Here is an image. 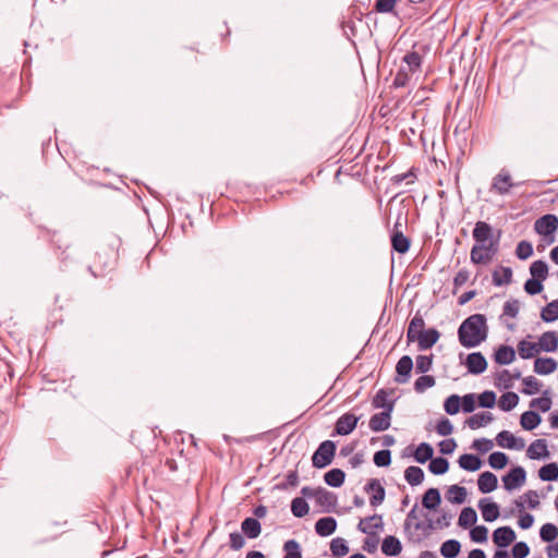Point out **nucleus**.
<instances>
[{"label":"nucleus","mask_w":558,"mask_h":558,"mask_svg":"<svg viewBox=\"0 0 558 558\" xmlns=\"http://www.w3.org/2000/svg\"><path fill=\"white\" fill-rule=\"evenodd\" d=\"M557 229L558 218L553 214H546L542 216L534 223L535 232L545 236L548 244H551L555 241L554 233L557 231Z\"/></svg>","instance_id":"4"},{"label":"nucleus","mask_w":558,"mask_h":558,"mask_svg":"<svg viewBox=\"0 0 558 558\" xmlns=\"http://www.w3.org/2000/svg\"><path fill=\"white\" fill-rule=\"evenodd\" d=\"M461 398L458 395L449 396L444 403V409L449 415H454L460 411Z\"/></svg>","instance_id":"56"},{"label":"nucleus","mask_w":558,"mask_h":558,"mask_svg":"<svg viewBox=\"0 0 558 558\" xmlns=\"http://www.w3.org/2000/svg\"><path fill=\"white\" fill-rule=\"evenodd\" d=\"M425 330V320L423 315L417 311L409 323L407 330L408 343H413L414 338L421 335Z\"/></svg>","instance_id":"17"},{"label":"nucleus","mask_w":558,"mask_h":558,"mask_svg":"<svg viewBox=\"0 0 558 558\" xmlns=\"http://www.w3.org/2000/svg\"><path fill=\"white\" fill-rule=\"evenodd\" d=\"M447 498L452 504L461 505L465 501L466 489L459 485H451L448 488Z\"/></svg>","instance_id":"42"},{"label":"nucleus","mask_w":558,"mask_h":558,"mask_svg":"<svg viewBox=\"0 0 558 558\" xmlns=\"http://www.w3.org/2000/svg\"><path fill=\"white\" fill-rule=\"evenodd\" d=\"M357 530L366 535L377 534L379 531L384 530L383 515L375 513L361 519L357 524Z\"/></svg>","instance_id":"9"},{"label":"nucleus","mask_w":558,"mask_h":558,"mask_svg":"<svg viewBox=\"0 0 558 558\" xmlns=\"http://www.w3.org/2000/svg\"><path fill=\"white\" fill-rule=\"evenodd\" d=\"M542 541L550 543L558 537V527L553 523H545L539 531Z\"/></svg>","instance_id":"51"},{"label":"nucleus","mask_w":558,"mask_h":558,"mask_svg":"<svg viewBox=\"0 0 558 558\" xmlns=\"http://www.w3.org/2000/svg\"><path fill=\"white\" fill-rule=\"evenodd\" d=\"M120 239L112 236L99 243L93 263L88 269L94 277H104L114 269L118 263V248Z\"/></svg>","instance_id":"2"},{"label":"nucleus","mask_w":558,"mask_h":558,"mask_svg":"<svg viewBox=\"0 0 558 558\" xmlns=\"http://www.w3.org/2000/svg\"><path fill=\"white\" fill-rule=\"evenodd\" d=\"M336 444L332 440L323 441L312 456V464L316 469L328 466L336 454Z\"/></svg>","instance_id":"3"},{"label":"nucleus","mask_w":558,"mask_h":558,"mask_svg":"<svg viewBox=\"0 0 558 558\" xmlns=\"http://www.w3.org/2000/svg\"><path fill=\"white\" fill-rule=\"evenodd\" d=\"M523 385L524 388L522 389V392L524 395H534L539 391L541 389V383L539 380L534 376H527L523 378Z\"/></svg>","instance_id":"55"},{"label":"nucleus","mask_w":558,"mask_h":558,"mask_svg":"<svg viewBox=\"0 0 558 558\" xmlns=\"http://www.w3.org/2000/svg\"><path fill=\"white\" fill-rule=\"evenodd\" d=\"M436 384L435 377L432 375H423L414 383V390L417 393H423L427 388L434 387Z\"/></svg>","instance_id":"52"},{"label":"nucleus","mask_w":558,"mask_h":558,"mask_svg":"<svg viewBox=\"0 0 558 558\" xmlns=\"http://www.w3.org/2000/svg\"><path fill=\"white\" fill-rule=\"evenodd\" d=\"M487 319L483 314H473L465 318L458 328V339L464 348H475L486 340Z\"/></svg>","instance_id":"1"},{"label":"nucleus","mask_w":558,"mask_h":558,"mask_svg":"<svg viewBox=\"0 0 558 558\" xmlns=\"http://www.w3.org/2000/svg\"><path fill=\"white\" fill-rule=\"evenodd\" d=\"M403 61L408 64L409 71L414 72L421 66L422 58L418 52L413 51L407 53L403 57Z\"/></svg>","instance_id":"61"},{"label":"nucleus","mask_w":558,"mask_h":558,"mask_svg":"<svg viewBox=\"0 0 558 558\" xmlns=\"http://www.w3.org/2000/svg\"><path fill=\"white\" fill-rule=\"evenodd\" d=\"M541 318L545 323H551L558 319V299L549 302L541 312Z\"/></svg>","instance_id":"45"},{"label":"nucleus","mask_w":558,"mask_h":558,"mask_svg":"<svg viewBox=\"0 0 558 558\" xmlns=\"http://www.w3.org/2000/svg\"><path fill=\"white\" fill-rule=\"evenodd\" d=\"M336 529L337 521L332 517L320 518L315 523V532L322 537L331 535L336 531Z\"/></svg>","instance_id":"21"},{"label":"nucleus","mask_w":558,"mask_h":558,"mask_svg":"<svg viewBox=\"0 0 558 558\" xmlns=\"http://www.w3.org/2000/svg\"><path fill=\"white\" fill-rule=\"evenodd\" d=\"M551 398L549 396V390H544L542 397L532 399L530 402V408L538 409L541 412L545 413L551 408Z\"/></svg>","instance_id":"37"},{"label":"nucleus","mask_w":558,"mask_h":558,"mask_svg":"<svg viewBox=\"0 0 558 558\" xmlns=\"http://www.w3.org/2000/svg\"><path fill=\"white\" fill-rule=\"evenodd\" d=\"M501 277L498 271L493 272V283L497 287L509 284L512 280V269L510 267H501Z\"/></svg>","instance_id":"53"},{"label":"nucleus","mask_w":558,"mask_h":558,"mask_svg":"<svg viewBox=\"0 0 558 558\" xmlns=\"http://www.w3.org/2000/svg\"><path fill=\"white\" fill-rule=\"evenodd\" d=\"M404 477L410 485L416 486L424 481V472L420 466L412 465L405 469Z\"/></svg>","instance_id":"41"},{"label":"nucleus","mask_w":558,"mask_h":558,"mask_svg":"<svg viewBox=\"0 0 558 558\" xmlns=\"http://www.w3.org/2000/svg\"><path fill=\"white\" fill-rule=\"evenodd\" d=\"M459 466L469 472L480 470L482 465L481 459L475 454L464 453L458 460Z\"/></svg>","instance_id":"29"},{"label":"nucleus","mask_w":558,"mask_h":558,"mask_svg":"<svg viewBox=\"0 0 558 558\" xmlns=\"http://www.w3.org/2000/svg\"><path fill=\"white\" fill-rule=\"evenodd\" d=\"M441 502L440 493L437 488H428L423 495L422 505L428 510L436 509Z\"/></svg>","instance_id":"30"},{"label":"nucleus","mask_w":558,"mask_h":558,"mask_svg":"<svg viewBox=\"0 0 558 558\" xmlns=\"http://www.w3.org/2000/svg\"><path fill=\"white\" fill-rule=\"evenodd\" d=\"M498 480L497 476L489 472H483L477 480L478 490L483 494H488L497 488Z\"/></svg>","instance_id":"20"},{"label":"nucleus","mask_w":558,"mask_h":558,"mask_svg":"<svg viewBox=\"0 0 558 558\" xmlns=\"http://www.w3.org/2000/svg\"><path fill=\"white\" fill-rule=\"evenodd\" d=\"M412 368H413L412 357L409 355L401 356L396 365L397 376L395 378V381L398 384L408 383L411 377Z\"/></svg>","instance_id":"13"},{"label":"nucleus","mask_w":558,"mask_h":558,"mask_svg":"<svg viewBox=\"0 0 558 558\" xmlns=\"http://www.w3.org/2000/svg\"><path fill=\"white\" fill-rule=\"evenodd\" d=\"M518 403L519 396L515 392L508 391L500 397L498 405L502 411L509 412L514 409Z\"/></svg>","instance_id":"40"},{"label":"nucleus","mask_w":558,"mask_h":558,"mask_svg":"<svg viewBox=\"0 0 558 558\" xmlns=\"http://www.w3.org/2000/svg\"><path fill=\"white\" fill-rule=\"evenodd\" d=\"M543 281L536 278H530L524 283V290L530 295L538 294L543 291Z\"/></svg>","instance_id":"60"},{"label":"nucleus","mask_w":558,"mask_h":558,"mask_svg":"<svg viewBox=\"0 0 558 558\" xmlns=\"http://www.w3.org/2000/svg\"><path fill=\"white\" fill-rule=\"evenodd\" d=\"M316 504L323 508L324 512H332L338 502L337 495L332 492L327 490L324 487H318L317 496L315 499Z\"/></svg>","instance_id":"12"},{"label":"nucleus","mask_w":558,"mask_h":558,"mask_svg":"<svg viewBox=\"0 0 558 558\" xmlns=\"http://www.w3.org/2000/svg\"><path fill=\"white\" fill-rule=\"evenodd\" d=\"M488 530L484 525L474 526L470 531V537L475 543H484L487 541Z\"/></svg>","instance_id":"62"},{"label":"nucleus","mask_w":558,"mask_h":558,"mask_svg":"<svg viewBox=\"0 0 558 558\" xmlns=\"http://www.w3.org/2000/svg\"><path fill=\"white\" fill-rule=\"evenodd\" d=\"M497 243L490 241L487 245L475 244L471 250V262L473 264H485L497 253Z\"/></svg>","instance_id":"6"},{"label":"nucleus","mask_w":558,"mask_h":558,"mask_svg":"<svg viewBox=\"0 0 558 558\" xmlns=\"http://www.w3.org/2000/svg\"><path fill=\"white\" fill-rule=\"evenodd\" d=\"M373 460L378 468L389 466L391 463V452L388 449L379 450L375 452Z\"/></svg>","instance_id":"58"},{"label":"nucleus","mask_w":558,"mask_h":558,"mask_svg":"<svg viewBox=\"0 0 558 558\" xmlns=\"http://www.w3.org/2000/svg\"><path fill=\"white\" fill-rule=\"evenodd\" d=\"M488 463L493 469L500 470L507 465L508 457L506 453L501 451H495L490 453L488 458Z\"/></svg>","instance_id":"54"},{"label":"nucleus","mask_w":558,"mask_h":558,"mask_svg":"<svg viewBox=\"0 0 558 558\" xmlns=\"http://www.w3.org/2000/svg\"><path fill=\"white\" fill-rule=\"evenodd\" d=\"M381 551L386 556H398L402 551V545L399 538L388 535L383 539Z\"/></svg>","instance_id":"27"},{"label":"nucleus","mask_w":558,"mask_h":558,"mask_svg":"<svg viewBox=\"0 0 558 558\" xmlns=\"http://www.w3.org/2000/svg\"><path fill=\"white\" fill-rule=\"evenodd\" d=\"M345 480V473L341 469H332L325 473L324 481L331 487H340Z\"/></svg>","instance_id":"34"},{"label":"nucleus","mask_w":558,"mask_h":558,"mask_svg":"<svg viewBox=\"0 0 558 558\" xmlns=\"http://www.w3.org/2000/svg\"><path fill=\"white\" fill-rule=\"evenodd\" d=\"M461 550V544L457 539H448L440 546V554L445 558H456Z\"/></svg>","instance_id":"35"},{"label":"nucleus","mask_w":558,"mask_h":558,"mask_svg":"<svg viewBox=\"0 0 558 558\" xmlns=\"http://www.w3.org/2000/svg\"><path fill=\"white\" fill-rule=\"evenodd\" d=\"M501 480L505 489L513 490L525 483L526 472L522 466H514Z\"/></svg>","instance_id":"7"},{"label":"nucleus","mask_w":558,"mask_h":558,"mask_svg":"<svg viewBox=\"0 0 558 558\" xmlns=\"http://www.w3.org/2000/svg\"><path fill=\"white\" fill-rule=\"evenodd\" d=\"M541 351L537 343L521 340L518 343V353L521 359L527 360L535 356Z\"/></svg>","instance_id":"33"},{"label":"nucleus","mask_w":558,"mask_h":558,"mask_svg":"<svg viewBox=\"0 0 558 558\" xmlns=\"http://www.w3.org/2000/svg\"><path fill=\"white\" fill-rule=\"evenodd\" d=\"M557 361L553 357H537L534 361V372L538 375H548L557 369Z\"/></svg>","instance_id":"23"},{"label":"nucleus","mask_w":558,"mask_h":558,"mask_svg":"<svg viewBox=\"0 0 558 558\" xmlns=\"http://www.w3.org/2000/svg\"><path fill=\"white\" fill-rule=\"evenodd\" d=\"M390 241L392 248L399 254H405L411 245L410 239L403 232H392Z\"/></svg>","instance_id":"28"},{"label":"nucleus","mask_w":558,"mask_h":558,"mask_svg":"<svg viewBox=\"0 0 558 558\" xmlns=\"http://www.w3.org/2000/svg\"><path fill=\"white\" fill-rule=\"evenodd\" d=\"M478 508L483 519L486 522H493L497 520L500 514L498 505L494 501H489L488 498H482L478 501Z\"/></svg>","instance_id":"18"},{"label":"nucleus","mask_w":558,"mask_h":558,"mask_svg":"<svg viewBox=\"0 0 558 558\" xmlns=\"http://www.w3.org/2000/svg\"><path fill=\"white\" fill-rule=\"evenodd\" d=\"M354 16L349 17L342 23V28L349 39L355 38L359 35L357 24H362V13L353 11Z\"/></svg>","instance_id":"24"},{"label":"nucleus","mask_w":558,"mask_h":558,"mask_svg":"<svg viewBox=\"0 0 558 558\" xmlns=\"http://www.w3.org/2000/svg\"><path fill=\"white\" fill-rule=\"evenodd\" d=\"M493 227L485 221H477L472 231V236L476 244L478 245H487L490 241H493Z\"/></svg>","instance_id":"11"},{"label":"nucleus","mask_w":558,"mask_h":558,"mask_svg":"<svg viewBox=\"0 0 558 558\" xmlns=\"http://www.w3.org/2000/svg\"><path fill=\"white\" fill-rule=\"evenodd\" d=\"M434 454V449L428 442H421L414 451V459L418 463H425L430 460Z\"/></svg>","instance_id":"39"},{"label":"nucleus","mask_w":558,"mask_h":558,"mask_svg":"<svg viewBox=\"0 0 558 558\" xmlns=\"http://www.w3.org/2000/svg\"><path fill=\"white\" fill-rule=\"evenodd\" d=\"M493 420L494 417L490 412H482L470 416L465 423L471 429H477L489 424Z\"/></svg>","instance_id":"31"},{"label":"nucleus","mask_w":558,"mask_h":558,"mask_svg":"<svg viewBox=\"0 0 558 558\" xmlns=\"http://www.w3.org/2000/svg\"><path fill=\"white\" fill-rule=\"evenodd\" d=\"M511 553L513 558H525L530 553V547L525 542H518L513 545Z\"/></svg>","instance_id":"64"},{"label":"nucleus","mask_w":558,"mask_h":558,"mask_svg":"<svg viewBox=\"0 0 558 558\" xmlns=\"http://www.w3.org/2000/svg\"><path fill=\"white\" fill-rule=\"evenodd\" d=\"M496 403V393L492 390H486L478 396V404L482 408L490 409Z\"/></svg>","instance_id":"63"},{"label":"nucleus","mask_w":558,"mask_h":558,"mask_svg":"<svg viewBox=\"0 0 558 558\" xmlns=\"http://www.w3.org/2000/svg\"><path fill=\"white\" fill-rule=\"evenodd\" d=\"M396 5L397 0H376L374 10L377 13H390L399 17L398 12L396 11Z\"/></svg>","instance_id":"48"},{"label":"nucleus","mask_w":558,"mask_h":558,"mask_svg":"<svg viewBox=\"0 0 558 558\" xmlns=\"http://www.w3.org/2000/svg\"><path fill=\"white\" fill-rule=\"evenodd\" d=\"M541 350L546 352H555L558 349V332L557 331H545L538 341Z\"/></svg>","instance_id":"26"},{"label":"nucleus","mask_w":558,"mask_h":558,"mask_svg":"<svg viewBox=\"0 0 558 558\" xmlns=\"http://www.w3.org/2000/svg\"><path fill=\"white\" fill-rule=\"evenodd\" d=\"M433 354L430 355H417L416 356V371L425 374L432 369L433 366Z\"/></svg>","instance_id":"59"},{"label":"nucleus","mask_w":558,"mask_h":558,"mask_svg":"<svg viewBox=\"0 0 558 558\" xmlns=\"http://www.w3.org/2000/svg\"><path fill=\"white\" fill-rule=\"evenodd\" d=\"M440 332L436 328L425 329L421 335L414 338L420 350H428L439 340Z\"/></svg>","instance_id":"14"},{"label":"nucleus","mask_w":558,"mask_h":558,"mask_svg":"<svg viewBox=\"0 0 558 558\" xmlns=\"http://www.w3.org/2000/svg\"><path fill=\"white\" fill-rule=\"evenodd\" d=\"M389 392L386 389H379L375 397L373 398L372 405L375 409H384V411H388L389 404H392V409L395 408V401L388 400Z\"/></svg>","instance_id":"38"},{"label":"nucleus","mask_w":558,"mask_h":558,"mask_svg":"<svg viewBox=\"0 0 558 558\" xmlns=\"http://www.w3.org/2000/svg\"><path fill=\"white\" fill-rule=\"evenodd\" d=\"M530 274L533 278L544 281L548 277V266L542 259L535 260L530 266Z\"/></svg>","instance_id":"44"},{"label":"nucleus","mask_w":558,"mask_h":558,"mask_svg":"<svg viewBox=\"0 0 558 558\" xmlns=\"http://www.w3.org/2000/svg\"><path fill=\"white\" fill-rule=\"evenodd\" d=\"M330 551L333 557L341 558L349 553V546L343 538L337 537L330 542Z\"/></svg>","instance_id":"50"},{"label":"nucleus","mask_w":558,"mask_h":558,"mask_svg":"<svg viewBox=\"0 0 558 558\" xmlns=\"http://www.w3.org/2000/svg\"><path fill=\"white\" fill-rule=\"evenodd\" d=\"M526 456L532 460L545 459L549 457L547 441L545 439L534 440L526 450Z\"/></svg>","instance_id":"19"},{"label":"nucleus","mask_w":558,"mask_h":558,"mask_svg":"<svg viewBox=\"0 0 558 558\" xmlns=\"http://www.w3.org/2000/svg\"><path fill=\"white\" fill-rule=\"evenodd\" d=\"M515 539V533L510 526H501L494 531L493 542L498 547H507Z\"/></svg>","instance_id":"16"},{"label":"nucleus","mask_w":558,"mask_h":558,"mask_svg":"<svg viewBox=\"0 0 558 558\" xmlns=\"http://www.w3.org/2000/svg\"><path fill=\"white\" fill-rule=\"evenodd\" d=\"M515 359V351L510 345L501 344L494 354V360L499 365H508Z\"/></svg>","instance_id":"25"},{"label":"nucleus","mask_w":558,"mask_h":558,"mask_svg":"<svg viewBox=\"0 0 558 558\" xmlns=\"http://www.w3.org/2000/svg\"><path fill=\"white\" fill-rule=\"evenodd\" d=\"M242 533L251 538H257L262 533V525L259 521L255 518H246L241 523Z\"/></svg>","instance_id":"22"},{"label":"nucleus","mask_w":558,"mask_h":558,"mask_svg":"<svg viewBox=\"0 0 558 558\" xmlns=\"http://www.w3.org/2000/svg\"><path fill=\"white\" fill-rule=\"evenodd\" d=\"M476 521H477L476 511L472 507H465L462 509V511L459 515L458 524L461 527L466 529V527L475 524Z\"/></svg>","instance_id":"36"},{"label":"nucleus","mask_w":558,"mask_h":558,"mask_svg":"<svg viewBox=\"0 0 558 558\" xmlns=\"http://www.w3.org/2000/svg\"><path fill=\"white\" fill-rule=\"evenodd\" d=\"M518 183L512 181L511 174L508 170L501 169L492 181L490 192L499 195L508 194L512 187L518 186Z\"/></svg>","instance_id":"5"},{"label":"nucleus","mask_w":558,"mask_h":558,"mask_svg":"<svg viewBox=\"0 0 558 558\" xmlns=\"http://www.w3.org/2000/svg\"><path fill=\"white\" fill-rule=\"evenodd\" d=\"M538 476L544 482L558 480V464L555 462L543 465L538 471Z\"/></svg>","instance_id":"43"},{"label":"nucleus","mask_w":558,"mask_h":558,"mask_svg":"<svg viewBox=\"0 0 558 558\" xmlns=\"http://www.w3.org/2000/svg\"><path fill=\"white\" fill-rule=\"evenodd\" d=\"M465 365L469 373L480 375L487 368V361L481 352H473L466 356Z\"/></svg>","instance_id":"15"},{"label":"nucleus","mask_w":558,"mask_h":558,"mask_svg":"<svg viewBox=\"0 0 558 558\" xmlns=\"http://www.w3.org/2000/svg\"><path fill=\"white\" fill-rule=\"evenodd\" d=\"M449 469V462L447 459L438 457V458H432L428 470L435 474V475H441L445 474Z\"/></svg>","instance_id":"47"},{"label":"nucleus","mask_w":558,"mask_h":558,"mask_svg":"<svg viewBox=\"0 0 558 558\" xmlns=\"http://www.w3.org/2000/svg\"><path fill=\"white\" fill-rule=\"evenodd\" d=\"M310 511L308 504L302 497H296L291 502V512L296 518L305 517Z\"/></svg>","instance_id":"46"},{"label":"nucleus","mask_w":558,"mask_h":558,"mask_svg":"<svg viewBox=\"0 0 558 558\" xmlns=\"http://www.w3.org/2000/svg\"><path fill=\"white\" fill-rule=\"evenodd\" d=\"M283 558H303L301 546L295 539H288L283 544Z\"/></svg>","instance_id":"49"},{"label":"nucleus","mask_w":558,"mask_h":558,"mask_svg":"<svg viewBox=\"0 0 558 558\" xmlns=\"http://www.w3.org/2000/svg\"><path fill=\"white\" fill-rule=\"evenodd\" d=\"M392 404H389L388 411H383L372 415L368 426L373 432H384L390 427L391 424Z\"/></svg>","instance_id":"10"},{"label":"nucleus","mask_w":558,"mask_h":558,"mask_svg":"<svg viewBox=\"0 0 558 558\" xmlns=\"http://www.w3.org/2000/svg\"><path fill=\"white\" fill-rule=\"evenodd\" d=\"M542 422L541 415L535 411H526L520 417L522 428L532 430L536 428Z\"/></svg>","instance_id":"32"},{"label":"nucleus","mask_w":558,"mask_h":558,"mask_svg":"<svg viewBox=\"0 0 558 558\" xmlns=\"http://www.w3.org/2000/svg\"><path fill=\"white\" fill-rule=\"evenodd\" d=\"M533 254L532 243L529 241H520L515 247V255L519 259H527Z\"/></svg>","instance_id":"57"},{"label":"nucleus","mask_w":558,"mask_h":558,"mask_svg":"<svg viewBox=\"0 0 558 558\" xmlns=\"http://www.w3.org/2000/svg\"><path fill=\"white\" fill-rule=\"evenodd\" d=\"M360 416H356L355 414L351 412H347L342 414L335 424V434L340 436H347L351 434L360 421Z\"/></svg>","instance_id":"8"}]
</instances>
